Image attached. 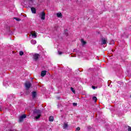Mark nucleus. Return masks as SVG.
Wrapping results in <instances>:
<instances>
[{"label":"nucleus","mask_w":131,"mask_h":131,"mask_svg":"<svg viewBox=\"0 0 131 131\" xmlns=\"http://www.w3.org/2000/svg\"><path fill=\"white\" fill-rule=\"evenodd\" d=\"M35 2V0H25V4L28 6L29 8H31V6Z\"/></svg>","instance_id":"obj_1"},{"label":"nucleus","mask_w":131,"mask_h":131,"mask_svg":"<svg viewBox=\"0 0 131 131\" xmlns=\"http://www.w3.org/2000/svg\"><path fill=\"white\" fill-rule=\"evenodd\" d=\"M35 114H36V116L35 117L36 119H39L40 117L41 116V111L40 110H35L34 111Z\"/></svg>","instance_id":"obj_2"},{"label":"nucleus","mask_w":131,"mask_h":131,"mask_svg":"<svg viewBox=\"0 0 131 131\" xmlns=\"http://www.w3.org/2000/svg\"><path fill=\"white\" fill-rule=\"evenodd\" d=\"M39 17L41 20H45L46 19V13L44 12H42L39 14Z\"/></svg>","instance_id":"obj_3"},{"label":"nucleus","mask_w":131,"mask_h":131,"mask_svg":"<svg viewBox=\"0 0 131 131\" xmlns=\"http://www.w3.org/2000/svg\"><path fill=\"white\" fill-rule=\"evenodd\" d=\"M33 58L35 61H37L38 60V58H39V54H35L33 55Z\"/></svg>","instance_id":"obj_4"},{"label":"nucleus","mask_w":131,"mask_h":131,"mask_svg":"<svg viewBox=\"0 0 131 131\" xmlns=\"http://www.w3.org/2000/svg\"><path fill=\"white\" fill-rule=\"evenodd\" d=\"M25 86L27 90H29L30 86H31V83L30 82H26L25 83Z\"/></svg>","instance_id":"obj_5"},{"label":"nucleus","mask_w":131,"mask_h":131,"mask_svg":"<svg viewBox=\"0 0 131 131\" xmlns=\"http://www.w3.org/2000/svg\"><path fill=\"white\" fill-rule=\"evenodd\" d=\"M26 117V115H23L19 118V122H22L24 120L25 118Z\"/></svg>","instance_id":"obj_6"},{"label":"nucleus","mask_w":131,"mask_h":131,"mask_svg":"<svg viewBox=\"0 0 131 131\" xmlns=\"http://www.w3.org/2000/svg\"><path fill=\"white\" fill-rule=\"evenodd\" d=\"M31 11L33 14H36V9L34 7H31Z\"/></svg>","instance_id":"obj_7"},{"label":"nucleus","mask_w":131,"mask_h":131,"mask_svg":"<svg viewBox=\"0 0 131 131\" xmlns=\"http://www.w3.org/2000/svg\"><path fill=\"white\" fill-rule=\"evenodd\" d=\"M63 127L64 129H66L68 127V122H64Z\"/></svg>","instance_id":"obj_8"},{"label":"nucleus","mask_w":131,"mask_h":131,"mask_svg":"<svg viewBox=\"0 0 131 131\" xmlns=\"http://www.w3.org/2000/svg\"><path fill=\"white\" fill-rule=\"evenodd\" d=\"M107 43V39L103 38L102 39L101 45H106Z\"/></svg>","instance_id":"obj_9"},{"label":"nucleus","mask_w":131,"mask_h":131,"mask_svg":"<svg viewBox=\"0 0 131 131\" xmlns=\"http://www.w3.org/2000/svg\"><path fill=\"white\" fill-rule=\"evenodd\" d=\"M56 16L58 17V18H62L63 15H62L61 12H58L56 14Z\"/></svg>","instance_id":"obj_10"},{"label":"nucleus","mask_w":131,"mask_h":131,"mask_svg":"<svg viewBox=\"0 0 131 131\" xmlns=\"http://www.w3.org/2000/svg\"><path fill=\"white\" fill-rule=\"evenodd\" d=\"M46 74H47V71H42L41 72V76H42V77H43Z\"/></svg>","instance_id":"obj_11"},{"label":"nucleus","mask_w":131,"mask_h":131,"mask_svg":"<svg viewBox=\"0 0 131 131\" xmlns=\"http://www.w3.org/2000/svg\"><path fill=\"white\" fill-rule=\"evenodd\" d=\"M32 96L33 99H35V98H36V92H33L32 93Z\"/></svg>","instance_id":"obj_12"},{"label":"nucleus","mask_w":131,"mask_h":131,"mask_svg":"<svg viewBox=\"0 0 131 131\" xmlns=\"http://www.w3.org/2000/svg\"><path fill=\"white\" fill-rule=\"evenodd\" d=\"M32 36L33 37V38H36L37 36V33L35 32L32 33Z\"/></svg>","instance_id":"obj_13"},{"label":"nucleus","mask_w":131,"mask_h":131,"mask_svg":"<svg viewBox=\"0 0 131 131\" xmlns=\"http://www.w3.org/2000/svg\"><path fill=\"white\" fill-rule=\"evenodd\" d=\"M31 43L32 45H35L36 43V40H34V39H32L31 40Z\"/></svg>","instance_id":"obj_14"},{"label":"nucleus","mask_w":131,"mask_h":131,"mask_svg":"<svg viewBox=\"0 0 131 131\" xmlns=\"http://www.w3.org/2000/svg\"><path fill=\"white\" fill-rule=\"evenodd\" d=\"M76 54L79 57H81V55H82V53L79 51L77 52Z\"/></svg>","instance_id":"obj_15"},{"label":"nucleus","mask_w":131,"mask_h":131,"mask_svg":"<svg viewBox=\"0 0 131 131\" xmlns=\"http://www.w3.org/2000/svg\"><path fill=\"white\" fill-rule=\"evenodd\" d=\"M49 121H54V117L53 116H50L49 117Z\"/></svg>","instance_id":"obj_16"},{"label":"nucleus","mask_w":131,"mask_h":131,"mask_svg":"<svg viewBox=\"0 0 131 131\" xmlns=\"http://www.w3.org/2000/svg\"><path fill=\"white\" fill-rule=\"evenodd\" d=\"M81 42L83 45H85V43H86V42H85V41H84L83 39H81Z\"/></svg>","instance_id":"obj_17"},{"label":"nucleus","mask_w":131,"mask_h":131,"mask_svg":"<svg viewBox=\"0 0 131 131\" xmlns=\"http://www.w3.org/2000/svg\"><path fill=\"white\" fill-rule=\"evenodd\" d=\"M93 101H94L95 103H96L97 102V99L95 96H94L93 97Z\"/></svg>","instance_id":"obj_18"},{"label":"nucleus","mask_w":131,"mask_h":131,"mask_svg":"<svg viewBox=\"0 0 131 131\" xmlns=\"http://www.w3.org/2000/svg\"><path fill=\"white\" fill-rule=\"evenodd\" d=\"M19 55L20 56H23V55H24V52H23V51H20Z\"/></svg>","instance_id":"obj_19"},{"label":"nucleus","mask_w":131,"mask_h":131,"mask_svg":"<svg viewBox=\"0 0 131 131\" xmlns=\"http://www.w3.org/2000/svg\"><path fill=\"white\" fill-rule=\"evenodd\" d=\"M71 90L73 93H75V90H74V89L73 88H71Z\"/></svg>","instance_id":"obj_20"},{"label":"nucleus","mask_w":131,"mask_h":131,"mask_svg":"<svg viewBox=\"0 0 131 131\" xmlns=\"http://www.w3.org/2000/svg\"><path fill=\"white\" fill-rule=\"evenodd\" d=\"M73 106H77V103H73Z\"/></svg>","instance_id":"obj_21"},{"label":"nucleus","mask_w":131,"mask_h":131,"mask_svg":"<svg viewBox=\"0 0 131 131\" xmlns=\"http://www.w3.org/2000/svg\"><path fill=\"white\" fill-rule=\"evenodd\" d=\"M14 19H15V20H16V21H20V19L18 18L17 17H15Z\"/></svg>","instance_id":"obj_22"},{"label":"nucleus","mask_w":131,"mask_h":131,"mask_svg":"<svg viewBox=\"0 0 131 131\" xmlns=\"http://www.w3.org/2000/svg\"><path fill=\"white\" fill-rule=\"evenodd\" d=\"M58 54H59V55H62V54H63V52H62L61 51H58Z\"/></svg>","instance_id":"obj_23"},{"label":"nucleus","mask_w":131,"mask_h":131,"mask_svg":"<svg viewBox=\"0 0 131 131\" xmlns=\"http://www.w3.org/2000/svg\"><path fill=\"white\" fill-rule=\"evenodd\" d=\"M128 131H131V127L130 126L128 127Z\"/></svg>","instance_id":"obj_24"},{"label":"nucleus","mask_w":131,"mask_h":131,"mask_svg":"<svg viewBox=\"0 0 131 131\" xmlns=\"http://www.w3.org/2000/svg\"><path fill=\"white\" fill-rule=\"evenodd\" d=\"M76 130H80V128L79 127H77Z\"/></svg>","instance_id":"obj_25"},{"label":"nucleus","mask_w":131,"mask_h":131,"mask_svg":"<svg viewBox=\"0 0 131 131\" xmlns=\"http://www.w3.org/2000/svg\"><path fill=\"white\" fill-rule=\"evenodd\" d=\"M96 86H92V89H93V90H96Z\"/></svg>","instance_id":"obj_26"},{"label":"nucleus","mask_w":131,"mask_h":131,"mask_svg":"<svg viewBox=\"0 0 131 131\" xmlns=\"http://www.w3.org/2000/svg\"><path fill=\"white\" fill-rule=\"evenodd\" d=\"M3 84H4V85H5V82H4ZM5 86H7V85H5Z\"/></svg>","instance_id":"obj_27"},{"label":"nucleus","mask_w":131,"mask_h":131,"mask_svg":"<svg viewBox=\"0 0 131 131\" xmlns=\"http://www.w3.org/2000/svg\"><path fill=\"white\" fill-rule=\"evenodd\" d=\"M13 131H18V130H14Z\"/></svg>","instance_id":"obj_28"},{"label":"nucleus","mask_w":131,"mask_h":131,"mask_svg":"<svg viewBox=\"0 0 131 131\" xmlns=\"http://www.w3.org/2000/svg\"><path fill=\"white\" fill-rule=\"evenodd\" d=\"M78 0H76V2H78Z\"/></svg>","instance_id":"obj_29"}]
</instances>
